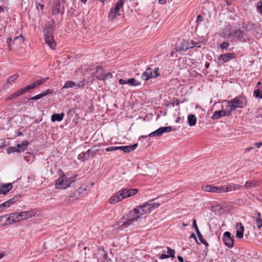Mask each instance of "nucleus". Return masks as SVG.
I'll return each mask as SVG.
<instances>
[{
    "instance_id": "obj_1",
    "label": "nucleus",
    "mask_w": 262,
    "mask_h": 262,
    "mask_svg": "<svg viewBox=\"0 0 262 262\" xmlns=\"http://www.w3.org/2000/svg\"><path fill=\"white\" fill-rule=\"evenodd\" d=\"M226 103V108L230 112V114L237 108H243L246 107L248 104V100L244 95H240L230 100H224Z\"/></svg>"
},
{
    "instance_id": "obj_2",
    "label": "nucleus",
    "mask_w": 262,
    "mask_h": 262,
    "mask_svg": "<svg viewBox=\"0 0 262 262\" xmlns=\"http://www.w3.org/2000/svg\"><path fill=\"white\" fill-rule=\"evenodd\" d=\"M132 210L128 212L126 216H122L115 225L116 229L127 228L137 222L139 219Z\"/></svg>"
},
{
    "instance_id": "obj_3",
    "label": "nucleus",
    "mask_w": 262,
    "mask_h": 262,
    "mask_svg": "<svg viewBox=\"0 0 262 262\" xmlns=\"http://www.w3.org/2000/svg\"><path fill=\"white\" fill-rule=\"evenodd\" d=\"M138 192L137 189H123L115 193L110 199V204H115L124 199L132 196Z\"/></svg>"
},
{
    "instance_id": "obj_4",
    "label": "nucleus",
    "mask_w": 262,
    "mask_h": 262,
    "mask_svg": "<svg viewBox=\"0 0 262 262\" xmlns=\"http://www.w3.org/2000/svg\"><path fill=\"white\" fill-rule=\"evenodd\" d=\"M77 177V175H75L68 178L63 171H61L59 178L55 181V188L66 189L70 187L71 184L75 181Z\"/></svg>"
},
{
    "instance_id": "obj_5",
    "label": "nucleus",
    "mask_w": 262,
    "mask_h": 262,
    "mask_svg": "<svg viewBox=\"0 0 262 262\" xmlns=\"http://www.w3.org/2000/svg\"><path fill=\"white\" fill-rule=\"evenodd\" d=\"M54 22L52 24L47 25L44 30V36L46 43L52 49H54L56 46V43L53 38L54 31Z\"/></svg>"
},
{
    "instance_id": "obj_6",
    "label": "nucleus",
    "mask_w": 262,
    "mask_h": 262,
    "mask_svg": "<svg viewBox=\"0 0 262 262\" xmlns=\"http://www.w3.org/2000/svg\"><path fill=\"white\" fill-rule=\"evenodd\" d=\"M227 37L230 38L232 41L245 42L246 41L245 33L239 29H235L231 31L227 35Z\"/></svg>"
},
{
    "instance_id": "obj_7",
    "label": "nucleus",
    "mask_w": 262,
    "mask_h": 262,
    "mask_svg": "<svg viewBox=\"0 0 262 262\" xmlns=\"http://www.w3.org/2000/svg\"><path fill=\"white\" fill-rule=\"evenodd\" d=\"M138 217L140 219L143 215L150 213L151 210V207L150 204L145 203L143 205L138 206L135 208L133 209Z\"/></svg>"
},
{
    "instance_id": "obj_8",
    "label": "nucleus",
    "mask_w": 262,
    "mask_h": 262,
    "mask_svg": "<svg viewBox=\"0 0 262 262\" xmlns=\"http://www.w3.org/2000/svg\"><path fill=\"white\" fill-rule=\"evenodd\" d=\"M159 71V69L157 67L155 68L154 69L147 68L143 73L141 78L145 81H147L151 78H156L160 75Z\"/></svg>"
},
{
    "instance_id": "obj_9",
    "label": "nucleus",
    "mask_w": 262,
    "mask_h": 262,
    "mask_svg": "<svg viewBox=\"0 0 262 262\" xmlns=\"http://www.w3.org/2000/svg\"><path fill=\"white\" fill-rule=\"evenodd\" d=\"M124 2L125 0H119L115 5L114 7L111 9L108 14V18L111 20L114 19V18L117 15H120V9L121 8L123 7Z\"/></svg>"
},
{
    "instance_id": "obj_10",
    "label": "nucleus",
    "mask_w": 262,
    "mask_h": 262,
    "mask_svg": "<svg viewBox=\"0 0 262 262\" xmlns=\"http://www.w3.org/2000/svg\"><path fill=\"white\" fill-rule=\"evenodd\" d=\"M2 219H6V221L2 223L3 225L11 224L20 221L18 212L1 216L0 220Z\"/></svg>"
},
{
    "instance_id": "obj_11",
    "label": "nucleus",
    "mask_w": 262,
    "mask_h": 262,
    "mask_svg": "<svg viewBox=\"0 0 262 262\" xmlns=\"http://www.w3.org/2000/svg\"><path fill=\"white\" fill-rule=\"evenodd\" d=\"M223 241L224 244L229 248H232L234 246V237L231 236L229 231H226L223 234Z\"/></svg>"
},
{
    "instance_id": "obj_12",
    "label": "nucleus",
    "mask_w": 262,
    "mask_h": 262,
    "mask_svg": "<svg viewBox=\"0 0 262 262\" xmlns=\"http://www.w3.org/2000/svg\"><path fill=\"white\" fill-rule=\"evenodd\" d=\"M49 79V77L41 78L38 80L35 81L33 82L32 83L27 85L26 87H24V90L26 93L28 92L29 91L35 89L39 87L40 85L44 83L47 79Z\"/></svg>"
},
{
    "instance_id": "obj_13",
    "label": "nucleus",
    "mask_w": 262,
    "mask_h": 262,
    "mask_svg": "<svg viewBox=\"0 0 262 262\" xmlns=\"http://www.w3.org/2000/svg\"><path fill=\"white\" fill-rule=\"evenodd\" d=\"M172 130V128L170 126L161 127L151 133L149 134V137L160 136L165 133H169Z\"/></svg>"
},
{
    "instance_id": "obj_14",
    "label": "nucleus",
    "mask_w": 262,
    "mask_h": 262,
    "mask_svg": "<svg viewBox=\"0 0 262 262\" xmlns=\"http://www.w3.org/2000/svg\"><path fill=\"white\" fill-rule=\"evenodd\" d=\"M235 57V54L233 53H227L221 55L218 57L219 61L222 63H226Z\"/></svg>"
},
{
    "instance_id": "obj_15",
    "label": "nucleus",
    "mask_w": 262,
    "mask_h": 262,
    "mask_svg": "<svg viewBox=\"0 0 262 262\" xmlns=\"http://www.w3.org/2000/svg\"><path fill=\"white\" fill-rule=\"evenodd\" d=\"M231 115L228 110L217 111L214 112L212 119H218L222 116H229Z\"/></svg>"
},
{
    "instance_id": "obj_16",
    "label": "nucleus",
    "mask_w": 262,
    "mask_h": 262,
    "mask_svg": "<svg viewBox=\"0 0 262 262\" xmlns=\"http://www.w3.org/2000/svg\"><path fill=\"white\" fill-rule=\"evenodd\" d=\"M192 46H190V44L185 40H183L179 46L177 47L178 51H186L188 49L191 48Z\"/></svg>"
},
{
    "instance_id": "obj_17",
    "label": "nucleus",
    "mask_w": 262,
    "mask_h": 262,
    "mask_svg": "<svg viewBox=\"0 0 262 262\" xmlns=\"http://www.w3.org/2000/svg\"><path fill=\"white\" fill-rule=\"evenodd\" d=\"M235 228L236 230V236L238 238H243L244 235V227L241 223H239L236 225Z\"/></svg>"
},
{
    "instance_id": "obj_18",
    "label": "nucleus",
    "mask_w": 262,
    "mask_h": 262,
    "mask_svg": "<svg viewBox=\"0 0 262 262\" xmlns=\"http://www.w3.org/2000/svg\"><path fill=\"white\" fill-rule=\"evenodd\" d=\"M12 188L11 183L0 185V194H6Z\"/></svg>"
},
{
    "instance_id": "obj_19",
    "label": "nucleus",
    "mask_w": 262,
    "mask_h": 262,
    "mask_svg": "<svg viewBox=\"0 0 262 262\" xmlns=\"http://www.w3.org/2000/svg\"><path fill=\"white\" fill-rule=\"evenodd\" d=\"M137 146L138 144L136 143L130 145L119 146V150H122L124 152L128 153L134 151L137 148Z\"/></svg>"
},
{
    "instance_id": "obj_20",
    "label": "nucleus",
    "mask_w": 262,
    "mask_h": 262,
    "mask_svg": "<svg viewBox=\"0 0 262 262\" xmlns=\"http://www.w3.org/2000/svg\"><path fill=\"white\" fill-rule=\"evenodd\" d=\"M26 93L25 91L24 90V88H22L20 90H17L15 93L11 94L9 97L6 98V101H9L11 99H13L21 95H23Z\"/></svg>"
},
{
    "instance_id": "obj_21",
    "label": "nucleus",
    "mask_w": 262,
    "mask_h": 262,
    "mask_svg": "<svg viewBox=\"0 0 262 262\" xmlns=\"http://www.w3.org/2000/svg\"><path fill=\"white\" fill-rule=\"evenodd\" d=\"M18 214L19 216L20 221L26 220L34 215L33 212L31 211L18 212Z\"/></svg>"
},
{
    "instance_id": "obj_22",
    "label": "nucleus",
    "mask_w": 262,
    "mask_h": 262,
    "mask_svg": "<svg viewBox=\"0 0 262 262\" xmlns=\"http://www.w3.org/2000/svg\"><path fill=\"white\" fill-rule=\"evenodd\" d=\"M19 199V196H15L8 201L2 204L4 207H9L11 205L14 204Z\"/></svg>"
},
{
    "instance_id": "obj_23",
    "label": "nucleus",
    "mask_w": 262,
    "mask_h": 262,
    "mask_svg": "<svg viewBox=\"0 0 262 262\" xmlns=\"http://www.w3.org/2000/svg\"><path fill=\"white\" fill-rule=\"evenodd\" d=\"M64 116L63 113L54 114L51 116V121L53 122L55 121H61Z\"/></svg>"
},
{
    "instance_id": "obj_24",
    "label": "nucleus",
    "mask_w": 262,
    "mask_h": 262,
    "mask_svg": "<svg viewBox=\"0 0 262 262\" xmlns=\"http://www.w3.org/2000/svg\"><path fill=\"white\" fill-rule=\"evenodd\" d=\"M217 187L213 186L210 185H207L203 187V189L205 191L210 192H217Z\"/></svg>"
},
{
    "instance_id": "obj_25",
    "label": "nucleus",
    "mask_w": 262,
    "mask_h": 262,
    "mask_svg": "<svg viewBox=\"0 0 262 262\" xmlns=\"http://www.w3.org/2000/svg\"><path fill=\"white\" fill-rule=\"evenodd\" d=\"M188 123L189 126H193L196 124V118L194 115L191 114L188 116Z\"/></svg>"
},
{
    "instance_id": "obj_26",
    "label": "nucleus",
    "mask_w": 262,
    "mask_h": 262,
    "mask_svg": "<svg viewBox=\"0 0 262 262\" xmlns=\"http://www.w3.org/2000/svg\"><path fill=\"white\" fill-rule=\"evenodd\" d=\"M255 223L258 229L262 228V219L259 212H257V217L255 220Z\"/></svg>"
},
{
    "instance_id": "obj_27",
    "label": "nucleus",
    "mask_w": 262,
    "mask_h": 262,
    "mask_svg": "<svg viewBox=\"0 0 262 262\" xmlns=\"http://www.w3.org/2000/svg\"><path fill=\"white\" fill-rule=\"evenodd\" d=\"M141 83L137 81L135 78H132L127 80V84L132 86H138Z\"/></svg>"
},
{
    "instance_id": "obj_28",
    "label": "nucleus",
    "mask_w": 262,
    "mask_h": 262,
    "mask_svg": "<svg viewBox=\"0 0 262 262\" xmlns=\"http://www.w3.org/2000/svg\"><path fill=\"white\" fill-rule=\"evenodd\" d=\"M29 145V142L27 140H24L21 144H18L17 145L19 146L20 150L21 152L24 151L27 149V146Z\"/></svg>"
},
{
    "instance_id": "obj_29",
    "label": "nucleus",
    "mask_w": 262,
    "mask_h": 262,
    "mask_svg": "<svg viewBox=\"0 0 262 262\" xmlns=\"http://www.w3.org/2000/svg\"><path fill=\"white\" fill-rule=\"evenodd\" d=\"M78 159L82 162L88 160L89 159V156H88L85 152H82L78 156Z\"/></svg>"
},
{
    "instance_id": "obj_30",
    "label": "nucleus",
    "mask_w": 262,
    "mask_h": 262,
    "mask_svg": "<svg viewBox=\"0 0 262 262\" xmlns=\"http://www.w3.org/2000/svg\"><path fill=\"white\" fill-rule=\"evenodd\" d=\"M21 150H20L19 146L17 145L16 146L10 147L8 149V154H10L11 152H21Z\"/></svg>"
},
{
    "instance_id": "obj_31",
    "label": "nucleus",
    "mask_w": 262,
    "mask_h": 262,
    "mask_svg": "<svg viewBox=\"0 0 262 262\" xmlns=\"http://www.w3.org/2000/svg\"><path fill=\"white\" fill-rule=\"evenodd\" d=\"M76 86V83L72 81H67L66 82L64 86H63V89H68V88H72L74 86Z\"/></svg>"
},
{
    "instance_id": "obj_32",
    "label": "nucleus",
    "mask_w": 262,
    "mask_h": 262,
    "mask_svg": "<svg viewBox=\"0 0 262 262\" xmlns=\"http://www.w3.org/2000/svg\"><path fill=\"white\" fill-rule=\"evenodd\" d=\"M257 185L256 182L255 181H247L244 185V187L245 188H250L254 187Z\"/></svg>"
},
{
    "instance_id": "obj_33",
    "label": "nucleus",
    "mask_w": 262,
    "mask_h": 262,
    "mask_svg": "<svg viewBox=\"0 0 262 262\" xmlns=\"http://www.w3.org/2000/svg\"><path fill=\"white\" fill-rule=\"evenodd\" d=\"M253 95L256 98L262 99V90L259 89L255 90L253 92Z\"/></svg>"
},
{
    "instance_id": "obj_34",
    "label": "nucleus",
    "mask_w": 262,
    "mask_h": 262,
    "mask_svg": "<svg viewBox=\"0 0 262 262\" xmlns=\"http://www.w3.org/2000/svg\"><path fill=\"white\" fill-rule=\"evenodd\" d=\"M18 75L17 74H14L10 77L7 80V82L11 84L12 82H14L16 79L18 78Z\"/></svg>"
},
{
    "instance_id": "obj_35",
    "label": "nucleus",
    "mask_w": 262,
    "mask_h": 262,
    "mask_svg": "<svg viewBox=\"0 0 262 262\" xmlns=\"http://www.w3.org/2000/svg\"><path fill=\"white\" fill-rule=\"evenodd\" d=\"M167 253H168V255H169V257H171L172 258H174V254H175V251L173 249H171L169 247H167Z\"/></svg>"
},
{
    "instance_id": "obj_36",
    "label": "nucleus",
    "mask_w": 262,
    "mask_h": 262,
    "mask_svg": "<svg viewBox=\"0 0 262 262\" xmlns=\"http://www.w3.org/2000/svg\"><path fill=\"white\" fill-rule=\"evenodd\" d=\"M197 235L199 237V240L200 241L201 243L204 244L206 246H208V243L206 242L205 240L204 239L203 235L201 233H200V234H197Z\"/></svg>"
},
{
    "instance_id": "obj_37",
    "label": "nucleus",
    "mask_w": 262,
    "mask_h": 262,
    "mask_svg": "<svg viewBox=\"0 0 262 262\" xmlns=\"http://www.w3.org/2000/svg\"><path fill=\"white\" fill-rule=\"evenodd\" d=\"M117 150H119V146H110L108 147H107L105 149V150L107 152L108 151H114Z\"/></svg>"
},
{
    "instance_id": "obj_38",
    "label": "nucleus",
    "mask_w": 262,
    "mask_h": 262,
    "mask_svg": "<svg viewBox=\"0 0 262 262\" xmlns=\"http://www.w3.org/2000/svg\"><path fill=\"white\" fill-rule=\"evenodd\" d=\"M229 46V43L226 41L223 42L220 45V48L221 49H226Z\"/></svg>"
},
{
    "instance_id": "obj_39",
    "label": "nucleus",
    "mask_w": 262,
    "mask_h": 262,
    "mask_svg": "<svg viewBox=\"0 0 262 262\" xmlns=\"http://www.w3.org/2000/svg\"><path fill=\"white\" fill-rule=\"evenodd\" d=\"M232 190H238L241 188V186L239 184H236L234 183H230Z\"/></svg>"
},
{
    "instance_id": "obj_40",
    "label": "nucleus",
    "mask_w": 262,
    "mask_h": 262,
    "mask_svg": "<svg viewBox=\"0 0 262 262\" xmlns=\"http://www.w3.org/2000/svg\"><path fill=\"white\" fill-rule=\"evenodd\" d=\"M181 101L179 99L177 98H173L172 99V106H174L175 105H179Z\"/></svg>"
},
{
    "instance_id": "obj_41",
    "label": "nucleus",
    "mask_w": 262,
    "mask_h": 262,
    "mask_svg": "<svg viewBox=\"0 0 262 262\" xmlns=\"http://www.w3.org/2000/svg\"><path fill=\"white\" fill-rule=\"evenodd\" d=\"M43 97L42 96V94H39L38 95H37L35 96H33L32 97H31L30 98H29V100H38L39 99H40L41 98Z\"/></svg>"
},
{
    "instance_id": "obj_42",
    "label": "nucleus",
    "mask_w": 262,
    "mask_h": 262,
    "mask_svg": "<svg viewBox=\"0 0 262 262\" xmlns=\"http://www.w3.org/2000/svg\"><path fill=\"white\" fill-rule=\"evenodd\" d=\"M257 9L262 14V1H259L257 4Z\"/></svg>"
},
{
    "instance_id": "obj_43",
    "label": "nucleus",
    "mask_w": 262,
    "mask_h": 262,
    "mask_svg": "<svg viewBox=\"0 0 262 262\" xmlns=\"http://www.w3.org/2000/svg\"><path fill=\"white\" fill-rule=\"evenodd\" d=\"M217 193L226 192L225 186L217 187Z\"/></svg>"
},
{
    "instance_id": "obj_44",
    "label": "nucleus",
    "mask_w": 262,
    "mask_h": 262,
    "mask_svg": "<svg viewBox=\"0 0 262 262\" xmlns=\"http://www.w3.org/2000/svg\"><path fill=\"white\" fill-rule=\"evenodd\" d=\"M150 206L151 207V210L157 208L160 205V204L159 203H153L152 204H150Z\"/></svg>"
},
{
    "instance_id": "obj_45",
    "label": "nucleus",
    "mask_w": 262,
    "mask_h": 262,
    "mask_svg": "<svg viewBox=\"0 0 262 262\" xmlns=\"http://www.w3.org/2000/svg\"><path fill=\"white\" fill-rule=\"evenodd\" d=\"M225 187L226 192H228L232 190L230 183L228 184L227 185H225Z\"/></svg>"
},
{
    "instance_id": "obj_46",
    "label": "nucleus",
    "mask_w": 262,
    "mask_h": 262,
    "mask_svg": "<svg viewBox=\"0 0 262 262\" xmlns=\"http://www.w3.org/2000/svg\"><path fill=\"white\" fill-rule=\"evenodd\" d=\"M103 76L105 80L110 79L113 77L112 73L110 72L106 74H103Z\"/></svg>"
},
{
    "instance_id": "obj_47",
    "label": "nucleus",
    "mask_w": 262,
    "mask_h": 262,
    "mask_svg": "<svg viewBox=\"0 0 262 262\" xmlns=\"http://www.w3.org/2000/svg\"><path fill=\"white\" fill-rule=\"evenodd\" d=\"M199 44H200V43L195 42L194 41H191V45H190V46H193L191 47V48H193L194 47H197L198 48H200V46L199 45Z\"/></svg>"
},
{
    "instance_id": "obj_48",
    "label": "nucleus",
    "mask_w": 262,
    "mask_h": 262,
    "mask_svg": "<svg viewBox=\"0 0 262 262\" xmlns=\"http://www.w3.org/2000/svg\"><path fill=\"white\" fill-rule=\"evenodd\" d=\"M86 154H88V156H89V157L90 156L91 157H94L95 156V152H92L91 149L88 150L86 152H85Z\"/></svg>"
},
{
    "instance_id": "obj_49",
    "label": "nucleus",
    "mask_w": 262,
    "mask_h": 262,
    "mask_svg": "<svg viewBox=\"0 0 262 262\" xmlns=\"http://www.w3.org/2000/svg\"><path fill=\"white\" fill-rule=\"evenodd\" d=\"M99 71H103V69L100 67H97L96 68V72L93 73L92 75L96 74L97 73H99Z\"/></svg>"
},
{
    "instance_id": "obj_50",
    "label": "nucleus",
    "mask_w": 262,
    "mask_h": 262,
    "mask_svg": "<svg viewBox=\"0 0 262 262\" xmlns=\"http://www.w3.org/2000/svg\"><path fill=\"white\" fill-rule=\"evenodd\" d=\"M119 83L120 84H127V80H125V79H120L119 80Z\"/></svg>"
},
{
    "instance_id": "obj_51",
    "label": "nucleus",
    "mask_w": 262,
    "mask_h": 262,
    "mask_svg": "<svg viewBox=\"0 0 262 262\" xmlns=\"http://www.w3.org/2000/svg\"><path fill=\"white\" fill-rule=\"evenodd\" d=\"M51 93H52L51 91L50 90L48 89V90H46V91L45 93H42L41 94L42 95V96L44 97V96H46L47 95L51 94Z\"/></svg>"
},
{
    "instance_id": "obj_52",
    "label": "nucleus",
    "mask_w": 262,
    "mask_h": 262,
    "mask_svg": "<svg viewBox=\"0 0 262 262\" xmlns=\"http://www.w3.org/2000/svg\"><path fill=\"white\" fill-rule=\"evenodd\" d=\"M96 78H97V79H98L99 80H105L104 76H103V74L96 76Z\"/></svg>"
},
{
    "instance_id": "obj_53",
    "label": "nucleus",
    "mask_w": 262,
    "mask_h": 262,
    "mask_svg": "<svg viewBox=\"0 0 262 262\" xmlns=\"http://www.w3.org/2000/svg\"><path fill=\"white\" fill-rule=\"evenodd\" d=\"M169 257V255H167V254H164L163 253L161 255V256H160V258L161 259H166V258H167Z\"/></svg>"
},
{
    "instance_id": "obj_54",
    "label": "nucleus",
    "mask_w": 262,
    "mask_h": 262,
    "mask_svg": "<svg viewBox=\"0 0 262 262\" xmlns=\"http://www.w3.org/2000/svg\"><path fill=\"white\" fill-rule=\"evenodd\" d=\"M192 226L195 229H196V228H198L196 224V221L195 219L193 220Z\"/></svg>"
},
{
    "instance_id": "obj_55",
    "label": "nucleus",
    "mask_w": 262,
    "mask_h": 262,
    "mask_svg": "<svg viewBox=\"0 0 262 262\" xmlns=\"http://www.w3.org/2000/svg\"><path fill=\"white\" fill-rule=\"evenodd\" d=\"M167 0H159L158 3L161 5H164L166 3Z\"/></svg>"
},
{
    "instance_id": "obj_56",
    "label": "nucleus",
    "mask_w": 262,
    "mask_h": 262,
    "mask_svg": "<svg viewBox=\"0 0 262 262\" xmlns=\"http://www.w3.org/2000/svg\"><path fill=\"white\" fill-rule=\"evenodd\" d=\"M202 20V16L200 15H198L196 18V22L199 23L200 21H201Z\"/></svg>"
},
{
    "instance_id": "obj_57",
    "label": "nucleus",
    "mask_w": 262,
    "mask_h": 262,
    "mask_svg": "<svg viewBox=\"0 0 262 262\" xmlns=\"http://www.w3.org/2000/svg\"><path fill=\"white\" fill-rule=\"evenodd\" d=\"M190 238H194V239H195V241H196L198 243H199L198 242V241H197V239H196V237L195 235L194 234V233H192L191 234L190 236Z\"/></svg>"
},
{
    "instance_id": "obj_58",
    "label": "nucleus",
    "mask_w": 262,
    "mask_h": 262,
    "mask_svg": "<svg viewBox=\"0 0 262 262\" xmlns=\"http://www.w3.org/2000/svg\"><path fill=\"white\" fill-rule=\"evenodd\" d=\"M255 145L257 147L259 148L262 145V142L255 143Z\"/></svg>"
},
{
    "instance_id": "obj_59",
    "label": "nucleus",
    "mask_w": 262,
    "mask_h": 262,
    "mask_svg": "<svg viewBox=\"0 0 262 262\" xmlns=\"http://www.w3.org/2000/svg\"><path fill=\"white\" fill-rule=\"evenodd\" d=\"M178 260L180 261V262H184V259L181 256H178Z\"/></svg>"
},
{
    "instance_id": "obj_60",
    "label": "nucleus",
    "mask_w": 262,
    "mask_h": 262,
    "mask_svg": "<svg viewBox=\"0 0 262 262\" xmlns=\"http://www.w3.org/2000/svg\"><path fill=\"white\" fill-rule=\"evenodd\" d=\"M12 39L11 37H9V38H8L7 39V43L8 45V46H10V43Z\"/></svg>"
},
{
    "instance_id": "obj_61",
    "label": "nucleus",
    "mask_w": 262,
    "mask_h": 262,
    "mask_svg": "<svg viewBox=\"0 0 262 262\" xmlns=\"http://www.w3.org/2000/svg\"><path fill=\"white\" fill-rule=\"evenodd\" d=\"M195 230L197 234H200V233H201L198 228H196V229H195Z\"/></svg>"
},
{
    "instance_id": "obj_62",
    "label": "nucleus",
    "mask_w": 262,
    "mask_h": 262,
    "mask_svg": "<svg viewBox=\"0 0 262 262\" xmlns=\"http://www.w3.org/2000/svg\"><path fill=\"white\" fill-rule=\"evenodd\" d=\"M209 65H210L209 63H208V62H206L205 65V68H206V69H207V68H209Z\"/></svg>"
},
{
    "instance_id": "obj_63",
    "label": "nucleus",
    "mask_w": 262,
    "mask_h": 262,
    "mask_svg": "<svg viewBox=\"0 0 262 262\" xmlns=\"http://www.w3.org/2000/svg\"><path fill=\"white\" fill-rule=\"evenodd\" d=\"M23 135V133L20 132H17V136H21Z\"/></svg>"
},
{
    "instance_id": "obj_64",
    "label": "nucleus",
    "mask_w": 262,
    "mask_h": 262,
    "mask_svg": "<svg viewBox=\"0 0 262 262\" xmlns=\"http://www.w3.org/2000/svg\"><path fill=\"white\" fill-rule=\"evenodd\" d=\"M182 225L183 227H186L188 225V223H185V222L182 223Z\"/></svg>"
}]
</instances>
